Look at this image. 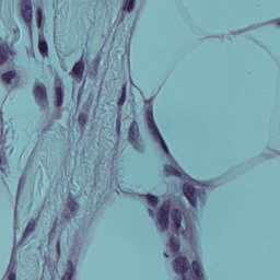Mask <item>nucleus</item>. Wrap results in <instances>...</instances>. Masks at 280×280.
Returning <instances> with one entry per match:
<instances>
[{
  "label": "nucleus",
  "mask_w": 280,
  "mask_h": 280,
  "mask_svg": "<svg viewBox=\"0 0 280 280\" xmlns=\"http://www.w3.org/2000/svg\"><path fill=\"white\" fill-rule=\"evenodd\" d=\"M12 54V50H10V46L8 44H2L0 46V65H3L5 60H8V56Z\"/></svg>",
  "instance_id": "10"
},
{
  "label": "nucleus",
  "mask_w": 280,
  "mask_h": 280,
  "mask_svg": "<svg viewBox=\"0 0 280 280\" xmlns=\"http://www.w3.org/2000/svg\"><path fill=\"white\" fill-rule=\"evenodd\" d=\"M129 141L135 148H137V141H139V126L137 125V121H132L130 125Z\"/></svg>",
  "instance_id": "6"
},
{
  "label": "nucleus",
  "mask_w": 280,
  "mask_h": 280,
  "mask_svg": "<svg viewBox=\"0 0 280 280\" xmlns=\"http://www.w3.org/2000/svg\"><path fill=\"white\" fill-rule=\"evenodd\" d=\"M72 75L75 80L82 82V79L84 78V61H78L74 63L72 68Z\"/></svg>",
  "instance_id": "7"
},
{
  "label": "nucleus",
  "mask_w": 280,
  "mask_h": 280,
  "mask_svg": "<svg viewBox=\"0 0 280 280\" xmlns=\"http://www.w3.org/2000/svg\"><path fill=\"white\" fill-rule=\"evenodd\" d=\"M164 172L168 174V176H177V177L183 176V173H180V171H178L176 167L172 165H165Z\"/></svg>",
  "instance_id": "14"
},
{
  "label": "nucleus",
  "mask_w": 280,
  "mask_h": 280,
  "mask_svg": "<svg viewBox=\"0 0 280 280\" xmlns=\"http://www.w3.org/2000/svg\"><path fill=\"white\" fill-rule=\"evenodd\" d=\"M192 272H194V278L192 280H205V275H202L200 262L198 261H192Z\"/></svg>",
  "instance_id": "11"
},
{
  "label": "nucleus",
  "mask_w": 280,
  "mask_h": 280,
  "mask_svg": "<svg viewBox=\"0 0 280 280\" xmlns=\"http://www.w3.org/2000/svg\"><path fill=\"white\" fill-rule=\"evenodd\" d=\"M73 275H75V267H73V261L68 260V270L61 280H73Z\"/></svg>",
  "instance_id": "13"
},
{
  "label": "nucleus",
  "mask_w": 280,
  "mask_h": 280,
  "mask_svg": "<svg viewBox=\"0 0 280 280\" xmlns=\"http://www.w3.org/2000/svg\"><path fill=\"white\" fill-rule=\"evenodd\" d=\"M173 268L176 275H183V280H191V278H187L185 273L189 270V261L187 257L179 256L173 261Z\"/></svg>",
  "instance_id": "3"
},
{
  "label": "nucleus",
  "mask_w": 280,
  "mask_h": 280,
  "mask_svg": "<svg viewBox=\"0 0 280 280\" xmlns=\"http://www.w3.org/2000/svg\"><path fill=\"white\" fill-rule=\"evenodd\" d=\"M2 81L5 82V84H10L12 82V80H14L16 78V71L11 70L9 72H5L2 74Z\"/></svg>",
  "instance_id": "15"
},
{
  "label": "nucleus",
  "mask_w": 280,
  "mask_h": 280,
  "mask_svg": "<svg viewBox=\"0 0 280 280\" xmlns=\"http://www.w3.org/2000/svg\"><path fill=\"white\" fill-rule=\"evenodd\" d=\"M14 215H16V210L14 211Z\"/></svg>",
  "instance_id": "32"
},
{
  "label": "nucleus",
  "mask_w": 280,
  "mask_h": 280,
  "mask_svg": "<svg viewBox=\"0 0 280 280\" xmlns=\"http://www.w3.org/2000/svg\"><path fill=\"white\" fill-rule=\"evenodd\" d=\"M122 10L127 12H132V10H135V0H128L124 7H122Z\"/></svg>",
  "instance_id": "19"
},
{
  "label": "nucleus",
  "mask_w": 280,
  "mask_h": 280,
  "mask_svg": "<svg viewBox=\"0 0 280 280\" xmlns=\"http://www.w3.org/2000/svg\"><path fill=\"white\" fill-rule=\"evenodd\" d=\"M164 257H170L167 254H164Z\"/></svg>",
  "instance_id": "30"
},
{
  "label": "nucleus",
  "mask_w": 280,
  "mask_h": 280,
  "mask_svg": "<svg viewBox=\"0 0 280 280\" xmlns=\"http://www.w3.org/2000/svg\"><path fill=\"white\" fill-rule=\"evenodd\" d=\"M79 124H80V126L86 125V116L84 114L79 115Z\"/></svg>",
  "instance_id": "24"
},
{
  "label": "nucleus",
  "mask_w": 280,
  "mask_h": 280,
  "mask_svg": "<svg viewBox=\"0 0 280 280\" xmlns=\"http://www.w3.org/2000/svg\"><path fill=\"white\" fill-rule=\"evenodd\" d=\"M57 253L60 255V241L57 242Z\"/></svg>",
  "instance_id": "26"
},
{
  "label": "nucleus",
  "mask_w": 280,
  "mask_h": 280,
  "mask_svg": "<svg viewBox=\"0 0 280 280\" xmlns=\"http://www.w3.org/2000/svg\"><path fill=\"white\" fill-rule=\"evenodd\" d=\"M277 25L280 27V19L277 20Z\"/></svg>",
  "instance_id": "27"
},
{
  "label": "nucleus",
  "mask_w": 280,
  "mask_h": 280,
  "mask_svg": "<svg viewBox=\"0 0 280 280\" xmlns=\"http://www.w3.org/2000/svg\"><path fill=\"white\" fill-rule=\"evenodd\" d=\"M55 95H56V106L57 107H60V106H62V88H60V86H57L56 89H55Z\"/></svg>",
  "instance_id": "16"
},
{
  "label": "nucleus",
  "mask_w": 280,
  "mask_h": 280,
  "mask_svg": "<svg viewBox=\"0 0 280 280\" xmlns=\"http://www.w3.org/2000/svg\"><path fill=\"white\" fill-rule=\"evenodd\" d=\"M22 16L27 25H32V0H22Z\"/></svg>",
  "instance_id": "5"
},
{
  "label": "nucleus",
  "mask_w": 280,
  "mask_h": 280,
  "mask_svg": "<svg viewBox=\"0 0 280 280\" xmlns=\"http://www.w3.org/2000/svg\"><path fill=\"white\" fill-rule=\"evenodd\" d=\"M2 115H3V112L0 110V117H2Z\"/></svg>",
  "instance_id": "28"
},
{
  "label": "nucleus",
  "mask_w": 280,
  "mask_h": 280,
  "mask_svg": "<svg viewBox=\"0 0 280 280\" xmlns=\"http://www.w3.org/2000/svg\"><path fill=\"white\" fill-rule=\"evenodd\" d=\"M171 218L174 222L176 231H178V229H180V224H183V214L180 213V210L173 209L171 212Z\"/></svg>",
  "instance_id": "9"
},
{
  "label": "nucleus",
  "mask_w": 280,
  "mask_h": 280,
  "mask_svg": "<svg viewBox=\"0 0 280 280\" xmlns=\"http://www.w3.org/2000/svg\"><path fill=\"white\" fill-rule=\"evenodd\" d=\"M16 200H19V195L16 196Z\"/></svg>",
  "instance_id": "31"
},
{
  "label": "nucleus",
  "mask_w": 280,
  "mask_h": 280,
  "mask_svg": "<svg viewBox=\"0 0 280 280\" xmlns=\"http://www.w3.org/2000/svg\"><path fill=\"white\" fill-rule=\"evenodd\" d=\"M33 93L39 102H45V100H47V90H45L44 85H36Z\"/></svg>",
  "instance_id": "8"
},
{
  "label": "nucleus",
  "mask_w": 280,
  "mask_h": 280,
  "mask_svg": "<svg viewBox=\"0 0 280 280\" xmlns=\"http://www.w3.org/2000/svg\"><path fill=\"white\" fill-rule=\"evenodd\" d=\"M147 124L155 141H160L163 150L166 152V154H170V149L167 148V143H165L163 136H161V132L159 131V127H156V124H154V112L152 107H149L147 110Z\"/></svg>",
  "instance_id": "1"
},
{
  "label": "nucleus",
  "mask_w": 280,
  "mask_h": 280,
  "mask_svg": "<svg viewBox=\"0 0 280 280\" xmlns=\"http://www.w3.org/2000/svg\"><path fill=\"white\" fill-rule=\"evenodd\" d=\"M37 26H43V9L37 10Z\"/></svg>",
  "instance_id": "23"
},
{
  "label": "nucleus",
  "mask_w": 280,
  "mask_h": 280,
  "mask_svg": "<svg viewBox=\"0 0 280 280\" xmlns=\"http://www.w3.org/2000/svg\"><path fill=\"white\" fill-rule=\"evenodd\" d=\"M22 182H23V177L20 178V183H22Z\"/></svg>",
  "instance_id": "29"
},
{
  "label": "nucleus",
  "mask_w": 280,
  "mask_h": 280,
  "mask_svg": "<svg viewBox=\"0 0 280 280\" xmlns=\"http://www.w3.org/2000/svg\"><path fill=\"white\" fill-rule=\"evenodd\" d=\"M34 229H36V221H30L25 229L24 237H30V233H33Z\"/></svg>",
  "instance_id": "18"
},
{
  "label": "nucleus",
  "mask_w": 280,
  "mask_h": 280,
  "mask_svg": "<svg viewBox=\"0 0 280 280\" xmlns=\"http://www.w3.org/2000/svg\"><path fill=\"white\" fill-rule=\"evenodd\" d=\"M171 253H178L180 250V241L176 236H171L170 243L167 244Z\"/></svg>",
  "instance_id": "12"
},
{
  "label": "nucleus",
  "mask_w": 280,
  "mask_h": 280,
  "mask_svg": "<svg viewBox=\"0 0 280 280\" xmlns=\"http://www.w3.org/2000/svg\"><path fill=\"white\" fill-rule=\"evenodd\" d=\"M126 104V85H122V93L118 100V106H124Z\"/></svg>",
  "instance_id": "21"
},
{
  "label": "nucleus",
  "mask_w": 280,
  "mask_h": 280,
  "mask_svg": "<svg viewBox=\"0 0 280 280\" xmlns=\"http://www.w3.org/2000/svg\"><path fill=\"white\" fill-rule=\"evenodd\" d=\"M147 200H149L152 207H156V205H159V197L154 195H147Z\"/></svg>",
  "instance_id": "20"
},
{
  "label": "nucleus",
  "mask_w": 280,
  "mask_h": 280,
  "mask_svg": "<svg viewBox=\"0 0 280 280\" xmlns=\"http://www.w3.org/2000/svg\"><path fill=\"white\" fill-rule=\"evenodd\" d=\"M183 191L192 207H198V190L194 187V183L186 182L183 185Z\"/></svg>",
  "instance_id": "4"
},
{
  "label": "nucleus",
  "mask_w": 280,
  "mask_h": 280,
  "mask_svg": "<svg viewBox=\"0 0 280 280\" xmlns=\"http://www.w3.org/2000/svg\"><path fill=\"white\" fill-rule=\"evenodd\" d=\"M38 47H39L40 54L44 55V56H47V54L49 52V46H47V42L40 39L39 44H38Z\"/></svg>",
  "instance_id": "17"
},
{
  "label": "nucleus",
  "mask_w": 280,
  "mask_h": 280,
  "mask_svg": "<svg viewBox=\"0 0 280 280\" xmlns=\"http://www.w3.org/2000/svg\"><path fill=\"white\" fill-rule=\"evenodd\" d=\"M9 280H16V273L15 272H11L9 275Z\"/></svg>",
  "instance_id": "25"
},
{
  "label": "nucleus",
  "mask_w": 280,
  "mask_h": 280,
  "mask_svg": "<svg viewBox=\"0 0 280 280\" xmlns=\"http://www.w3.org/2000/svg\"><path fill=\"white\" fill-rule=\"evenodd\" d=\"M70 211H77L78 210V202H75V200H73L72 197L69 198V205H68Z\"/></svg>",
  "instance_id": "22"
},
{
  "label": "nucleus",
  "mask_w": 280,
  "mask_h": 280,
  "mask_svg": "<svg viewBox=\"0 0 280 280\" xmlns=\"http://www.w3.org/2000/svg\"><path fill=\"white\" fill-rule=\"evenodd\" d=\"M172 207V201H164L162 208L158 213V222L162 229H167L170 226V209Z\"/></svg>",
  "instance_id": "2"
}]
</instances>
